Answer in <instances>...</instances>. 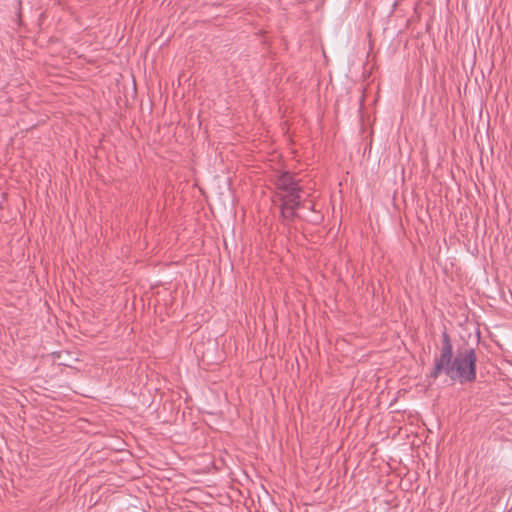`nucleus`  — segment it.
Masks as SVG:
<instances>
[{"instance_id": "obj_1", "label": "nucleus", "mask_w": 512, "mask_h": 512, "mask_svg": "<svg viewBox=\"0 0 512 512\" xmlns=\"http://www.w3.org/2000/svg\"><path fill=\"white\" fill-rule=\"evenodd\" d=\"M476 362L477 356L473 348H459L454 355L450 336L444 331L440 354L435 357L428 377L435 380L443 373L453 382L470 383L476 379Z\"/></svg>"}, {"instance_id": "obj_2", "label": "nucleus", "mask_w": 512, "mask_h": 512, "mask_svg": "<svg viewBox=\"0 0 512 512\" xmlns=\"http://www.w3.org/2000/svg\"><path fill=\"white\" fill-rule=\"evenodd\" d=\"M302 188L296 187L291 191L277 192L276 196L281 202L280 216L282 221L286 224L292 222L296 217V210L301 206Z\"/></svg>"}, {"instance_id": "obj_3", "label": "nucleus", "mask_w": 512, "mask_h": 512, "mask_svg": "<svg viewBox=\"0 0 512 512\" xmlns=\"http://www.w3.org/2000/svg\"><path fill=\"white\" fill-rule=\"evenodd\" d=\"M275 185L277 192H287L299 187L298 181H296L294 175L290 172H284L279 175L275 181Z\"/></svg>"}, {"instance_id": "obj_4", "label": "nucleus", "mask_w": 512, "mask_h": 512, "mask_svg": "<svg viewBox=\"0 0 512 512\" xmlns=\"http://www.w3.org/2000/svg\"><path fill=\"white\" fill-rule=\"evenodd\" d=\"M397 5H398V1H395V3L393 4V11L396 9Z\"/></svg>"}]
</instances>
